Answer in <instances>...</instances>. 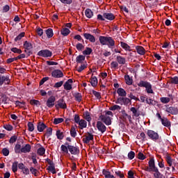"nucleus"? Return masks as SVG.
Returning a JSON list of instances; mask_svg holds the SVG:
<instances>
[{"mask_svg":"<svg viewBox=\"0 0 178 178\" xmlns=\"http://www.w3.org/2000/svg\"><path fill=\"white\" fill-rule=\"evenodd\" d=\"M161 122L165 127L170 128L171 127V122L167 118L163 117Z\"/></svg>","mask_w":178,"mask_h":178,"instance_id":"aec40b11","label":"nucleus"},{"mask_svg":"<svg viewBox=\"0 0 178 178\" xmlns=\"http://www.w3.org/2000/svg\"><path fill=\"white\" fill-rule=\"evenodd\" d=\"M117 93L120 97H125L127 96V92L122 88H119L117 89Z\"/></svg>","mask_w":178,"mask_h":178,"instance_id":"4be33fe9","label":"nucleus"},{"mask_svg":"<svg viewBox=\"0 0 178 178\" xmlns=\"http://www.w3.org/2000/svg\"><path fill=\"white\" fill-rule=\"evenodd\" d=\"M60 149L64 154H69L72 155H79L80 154V149L77 146L70 145L69 143L65 142V145H61Z\"/></svg>","mask_w":178,"mask_h":178,"instance_id":"f257e3e1","label":"nucleus"},{"mask_svg":"<svg viewBox=\"0 0 178 178\" xmlns=\"http://www.w3.org/2000/svg\"><path fill=\"white\" fill-rule=\"evenodd\" d=\"M146 103H147V104H148V105L155 106L156 104V101H154V100L152 99H148V98H147V99H146Z\"/></svg>","mask_w":178,"mask_h":178,"instance_id":"052dcab7","label":"nucleus"},{"mask_svg":"<svg viewBox=\"0 0 178 178\" xmlns=\"http://www.w3.org/2000/svg\"><path fill=\"white\" fill-rule=\"evenodd\" d=\"M65 120L63 118H54V124L55 125H58L62 122H63Z\"/></svg>","mask_w":178,"mask_h":178,"instance_id":"3c124183","label":"nucleus"},{"mask_svg":"<svg viewBox=\"0 0 178 178\" xmlns=\"http://www.w3.org/2000/svg\"><path fill=\"white\" fill-rule=\"evenodd\" d=\"M138 86L140 88H145L147 94H154L152 84L147 81H140L138 83Z\"/></svg>","mask_w":178,"mask_h":178,"instance_id":"7ed1b4c3","label":"nucleus"},{"mask_svg":"<svg viewBox=\"0 0 178 178\" xmlns=\"http://www.w3.org/2000/svg\"><path fill=\"white\" fill-rule=\"evenodd\" d=\"M37 56L42 58H51L53 52L49 49H42L38 52Z\"/></svg>","mask_w":178,"mask_h":178,"instance_id":"39448f33","label":"nucleus"},{"mask_svg":"<svg viewBox=\"0 0 178 178\" xmlns=\"http://www.w3.org/2000/svg\"><path fill=\"white\" fill-rule=\"evenodd\" d=\"M17 138H18V137L16 135L11 136L10 138L9 139V143L14 144L15 143L17 142Z\"/></svg>","mask_w":178,"mask_h":178,"instance_id":"13d9d810","label":"nucleus"},{"mask_svg":"<svg viewBox=\"0 0 178 178\" xmlns=\"http://www.w3.org/2000/svg\"><path fill=\"white\" fill-rule=\"evenodd\" d=\"M160 100L163 104H167L170 102V99L165 97H161Z\"/></svg>","mask_w":178,"mask_h":178,"instance_id":"5fc2aeb1","label":"nucleus"},{"mask_svg":"<svg viewBox=\"0 0 178 178\" xmlns=\"http://www.w3.org/2000/svg\"><path fill=\"white\" fill-rule=\"evenodd\" d=\"M72 88V84L70 83H67V82H65V84H64V89L65 90H71Z\"/></svg>","mask_w":178,"mask_h":178,"instance_id":"69168bd1","label":"nucleus"},{"mask_svg":"<svg viewBox=\"0 0 178 178\" xmlns=\"http://www.w3.org/2000/svg\"><path fill=\"white\" fill-rule=\"evenodd\" d=\"M136 49L138 54L140 56H143L145 54V49L142 46H136Z\"/></svg>","mask_w":178,"mask_h":178,"instance_id":"5701e85b","label":"nucleus"},{"mask_svg":"<svg viewBox=\"0 0 178 178\" xmlns=\"http://www.w3.org/2000/svg\"><path fill=\"white\" fill-rule=\"evenodd\" d=\"M10 51L14 53V54H22V50L20 49H18L17 47H13L11 48Z\"/></svg>","mask_w":178,"mask_h":178,"instance_id":"864d4df0","label":"nucleus"},{"mask_svg":"<svg viewBox=\"0 0 178 178\" xmlns=\"http://www.w3.org/2000/svg\"><path fill=\"white\" fill-rule=\"evenodd\" d=\"M29 170H30V172H31V174L33 175L35 177L38 176V170L36 168L31 166V167H30Z\"/></svg>","mask_w":178,"mask_h":178,"instance_id":"8fccbe9b","label":"nucleus"},{"mask_svg":"<svg viewBox=\"0 0 178 178\" xmlns=\"http://www.w3.org/2000/svg\"><path fill=\"white\" fill-rule=\"evenodd\" d=\"M24 37H25V32H22L19 33L17 37H15V38L14 39V41L17 42L18 41H20L22 39V38H24Z\"/></svg>","mask_w":178,"mask_h":178,"instance_id":"79ce46f5","label":"nucleus"},{"mask_svg":"<svg viewBox=\"0 0 178 178\" xmlns=\"http://www.w3.org/2000/svg\"><path fill=\"white\" fill-rule=\"evenodd\" d=\"M96 127L97 128V130L101 132L102 134H104L106 131V127L105 126V124L101 122V121H97V124Z\"/></svg>","mask_w":178,"mask_h":178,"instance_id":"9b49d317","label":"nucleus"},{"mask_svg":"<svg viewBox=\"0 0 178 178\" xmlns=\"http://www.w3.org/2000/svg\"><path fill=\"white\" fill-rule=\"evenodd\" d=\"M104 19H106V20L110 21L114 20V19H115V16L111 13H104Z\"/></svg>","mask_w":178,"mask_h":178,"instance_id":"412c9836","label":"nucleus"},{"mask_svg":"<svg viewBox=\"0 0 178 178\" xmlns=\"http://www.w3.org/2000/svg\"><path fill=\"white\" fill-rule=\"evenodd\" d=\"M3 127L8 131H12L14 129L13 126L11 124H3Z\"/></svg>","mask_w":178,"mask_h":178,"instance_id":"6e6d98bb","label":"nucleus"},{"mask_svg":"<svg viewBox=\"0 0 178 178\" xmlns=\"http://www.w3.org/2000/svg\"><path fill=\"white\" fill-rule=\"evenodd\" d=\"M47 128V125L44 122H38L37 129L39 132H43Z\"/></svg>","mask_w":178,"mask_h":178,"instance_id":"f3484780","label":"nucleus"},{"mask_svg":"<svg viewBox=\"0 0 178 178\" xmlns=\"http://www.w3.org/2000/svg\"><path fill=\"white\" fill-rule=\"evenodd\" d=\"M30 104L32 106H41L40 102L39 100H36V99H31L30 101Z\"/></svg>","mask_w":178,"mask_h":178,"instance_id":"de8ad7c7","label":"nucleus"},{"mask_svg":"<svg viewBox=\"0 0 178 178\" xmlns=\"http://www.w3.org/2000/svg\"><path fill=\"white\" fill-rule=\"evenodd\" d=\"M74 97L76 102H81V100L83 99V95H81V93L76 92L74 93Z\"/></svg>","mask_w":178,"mask_h":178,"instance_id":"72a5a7b5","label":"nucleus"},{"mask_svg":"<svg viewBox=\"0 0 178 178\" xmlns=\"http://www.w3.org/2000/svg\"><path fill=\"white\" fill-rule=\"evenodd\" d=\"M83 37L86 40H89L91 43H95V37L88 33H83Z\"/></svg>","mask_w":178,"mask_h":178,"instance_id":"4468645a","label":"nucleus"},{"mask_svg":"<svg viewBox=\"0 0 178 178\" xmlns=\"http://www.w3.org/2000/svg\"><path fill=\"white\" fill-rule=\"evenodd\" d=\"M90 83L93 88H95L97 86H98V79H97V76L92 77L90 79Z\"/></svg>","mask_w":178,"mask_h":178,"instance_id":"473e14b6","label":"nucleus"},{"mask_svg":"<svg viewBox=\"0 0 178 178\" xmlns=\"http://www.w3.org/2000/svg\"><path fill=\"white\" fill-rule=\"evenodd\" d=\"M22 145L20 144L17 143L14 147V150L15 154H20L22 153Z\"/></svg>","mask_w":178,"mask_h":178,"instance_id":"58836bf2","label":"nucleus"},{"mask_svg":"<svg viewBox=\"0 0 178 178\" xmlns=\"http://www.w3.org/2000/svg\"><path fill=\"white\" fill-rule=\"evenodd\" d=\"M148 164H149V167L152 170H153V172H158V168L157 167L155 166V161H154V157H152L150 159V160L148 162Z\"/></svg>","mask_w":178,"mask_h":178,"instance_id":"dca6fc26","label":"nucleus"},{"mask_svg":"<svg viewBox=\"0 0 178 178\" xmlns=\"http://www.w3.org/2000/svg\"><path fill=\"white\" fill-rule=\"evenodd\" d=\"M99 120L103 122L106 126L111 125L112 121L111 117L106 115H101Z\"/></svg>","mask_w":178,"mask_h":178,"instance_id":"6e6552de","label":"nucleus"},{"mask_svg":"<svg viewBox=\"0 0 178 178\" xmlns=\"http://www.w3.org/2000/svg\"><path fill=\"white\" fill-rule=\"evenodd\" d=\"M147 135L149 137V138L156 142L159 139V135L158 133L155 132L153 130H147Z\"/></svg>","mask_w":178,"mask_h":178,"instance_id":"423d86ee","label":"nucleus"},{"mask_svg":"<svg viewBox=\"0 0 178 178\" xmlns=\"http://www.w3.org/2000/svg\"><path fill=\"white\" fill-rule=\"evenodd\" d=\"M131 112H132L133 116L138 118L140 115V111H138L135 107L130 108Z\"/></svg>","mask_w":178,"mask_h":178,"instance_id":"a878e982","label":"nucleus"},{"mask_svg":"<svg viewBox=\"0 0 178 178\" xmlns=\"http://www.w3.org/2000/svg\"><path fill=\"white\" fill-rule=\"evenodd\" d=\"M88 136L83 138V143L85 144H89L90 141L94 140V135L90 132H88Z\"/></svg>","mask_w":178,"mask_h":178,"instance_id":"2eb2a0df","label":"nucleus"},{"mask_svg":"<svg viewBox=\"0 0 178 178\" xmlns=\"http://www.w3.org/2000/svg\"><path fill=\"white\" fill-rule=\"evenodd\" d=\"M127 97L129 98V99L134 100L136 102H140L139 98L136 97L135 95H133V92H130L127 95Z\"/></svg>","mask_w":178,"mask_h":178,"instance_id":"a19ab883","label":"nucleus"},{"mask_svg":"<svg viewBox=\"0 0 178 178\" xmlns=\"http://www.w3.org/2000/svg\"><path fill=\"white\" fill-rule=\"evenodd\" d=\"M70 136L75 138L77 136V132L76 131V128L74 127H72L70 129Z\"/></svg>","mask_w":178,"mask_h":178,"instance_id":"c03bdc74","label":"nucleus"},{"mask_svg":"<svg viewBox=\"0 0 178 178\" xmlns=\"http://www.w3.org/2000/svg\"><path fill=\"white\" fill-rule=\"evenodd\" d=\"M79 125V128L81 129H83L84 128H87V121L81 119V121L78 123Z\"/></svg>","mask_w":178,"mask_h":178,"instance_id":"c9c22d12","label":"nucleus"},{"mask_svg":"<svg viewBox=\"0 0 178 178\" xmlns=\"http://www.w3.org/2000/svg\"><path fill=\"white\" fill-rule=\"evenodd\" d=\"M53 135V128L49 127L47 129V132L45 133L44 136H46L47 138H49Z\"/></svg>","mask_w":178,"mask_h":178,"instance_id":"09e8293b","label":"nucleus"},{"mask_svg":"<svg viewBox=\"0 0 178 178\" xmlns=\"http://www.w3.org/2000/svg\"><path fill=\"white\" fill-rule=\"evenodd\" d=\"M85 15H86V17H88V19H91V17H92V16H94V13H92V10H91V9L87 8L85 10Z\"/></svg>","mask_w":178,"mask_h":178,"instance_id":"c756f323","label":"nucleus"},{"mask_svg":"<svg viewBox=\"0 0 178 178\" xmlns=\"http://www.w3.org/2000/svg\"><path fill=\"white\" fill-rule=\"evenodd\" d=\"M124 79L126 81V84L128 86H131L132 83H133V79L129 77V75L126 74L124 76Z\"/></svg>","mask_w":178,"mask_h":178,"instance_id":"e433bc0d","label":"nucleus"},{"mask_svg":"<svg viewBox=\"0 0 178 178\" xmlns=\"http://www.w3.org/2000/svg\"><path fill=\"white\" fill-rule=\"evenodd\" d=\"M166 161L168 163V164L169 165L170 167H171L172 165V158L170 156L168 155L166 156Z\"/></svg>","mask_w":178,"mask_h":178,"instance_id":"774afa93","label":"nucleus"},{"mask_svg":"<svg viewBox=\"0 0 178 178\" xmlns=\"http://www.w3.org/2000/svg\"><path fill=\"white\" fill-rule=\"evenodd\" d=\"M121 47L126 51H131L130 46L124 42H120Z\"/></svg>","mask_w":178,"mask_h":178,"instance_id":"bb28decb","label":"nucleus"},{"mask_svg":"<svg viewBox=\"0 0 178 178\" xmlns=\"http://www.w3.org/2000/svg\"><path fill=\"white\" fill-rule=\"evenodd\" d=\"M137 158L139 160L143 161L146 159V156H145V155L143 154V153H142L141 152H139L137 155Z\"/></svg>","mask_w":178,"mask_h":178,"instance_id":"0e129e2a","label":"nucleus"},{"mask_svg":"<svg viewBox=\"0 0 178 178\" xmlns=\"http://www.w3.org/2000/svg\"><path fill=\"white\" fill-rule=\"evenodd\" d=\"M56 136L58 140H63V138H65L63 132L60 131V129H58L56 131Z\"/></svg>","mask_w":178,"mask_h":178,"instance_id":"4c0bfd02","label":"nucleus"},{"mask_svg":"<svg viewBox=\"0 0 178 178\" xmlns=\"http://www.w3.org/2000/svg\"><path fill=\"white\" fill-rule=\"evenodd\" d=\"M31 150V145L30 144H26L24 146H22L21 148V153H29Z\"/></svg>","mask_w":178,"mask_h":178,"instance_id":"a211bd4d","label":"nucleus"},{"mask_svg":"<svg viewBox=\"0 0 178 178\" xmlns=\"http://www.w3.org/2000/svg\"><path fill=\"white\" fill-rule=\"evenodd\" d=\"M1 152L4 156H8L10 154V150L6 147L3 148Z\"/></svg>","mask_w":178,"mask_h":178,"instance_id":"bf43d9fd","label":"nucleus"},{"mask_svg":"<svg viewBox=\"0 0 178 178\" xmlns=\"http://www.w3.org/2000/svg\"><path fill=\"white\" fill-rule=\"evenodd\" d=\"M121 113H122V120L123 122H126L127 120L128 119L129 123L132 122L131 116L130 115H128L126 113L125 110L122 111Z\"/></svg>","mask_w":178,"mask_h":178,"instance_id":"ddd939ff","label":"nucleus"},{"mask_svg":"<svg viewBox=\"0 0 178 178\" xmlns=\"http://www.w3.org/2000/svg\"><path fill=\"white\" fill-rule=\"evenodd\" d=\"M10 83V79L9 76L0 75V86H2L3 84L9 85Z\"/></svg>","mask_w":178,"mask_h":178,"instance_id":"f8f14e48","label":"nucleus"},{"mask_svg":"<svg viewBox=\"0 0 178 178\" xmlns=\"http://www.w3.org/2000/svg\"><path fill=\"white\" fill-rule=\"evenodd\" d=\"M58 106H59L60 108L62 109H66L67 108V106L66 105V102H65V100L63 99H59L57 101Z\"/></svg>","mask_w":178,"mask_h":178,"instance_id":"6ab92c4d","label":"nucleus"},{"mask_svg":"<svg viewBox=\"0 0 178 178\" xmlns=\"http://www.w3.org/2000/svg\"><path fill=\"white\" fill-rule=\"evenodd\" d=\"M56 101V98L55 96L51 95L50 96L48 99L47 100L46 102V106L49 108H52L53 107H54L55 106V102Z\"/></svg>","mask_w":178,"mask_h":178,"instance_id":"0eeeda50","label":"nucleus"},{"mask_svg":"<svg viewBox=\"0 0 178 178\" xmlns=\"http://www.w3.org/2000/svg\"><path fill=\"white\" fill-rule=\"evenodd\" d=\"M170 83L172 84L178 85V76H175L172 77L170 79Z\"/></svg>","mask_w":178,"mask_h":178,"instance_id":"680f3d73","label":"nucleus"},{"mask_svg":"<svg viewBox=\"0 0 178 178\" xmlns=\"http://www.w3.org/2000/svg\"><path fill=\"white\" fill-rule=\"evenodd\" d=\"M92 53V49L90 47H86V49L83 51L84 56H90Z\"/></svg>","mask_w":178,"mask_h":178,"instance_id":"ea45409f","label":"nucleus"},{"mask_svg":"<svg viewBox=\"0 0 178 178\" xmlns=\"http://www.w3.org/2000/svg\"><path fill=\"white\" fill-rule=\"evenodd\" d=\"M45 33H46L47 37L48 39L52 38L54 35V31L51 28L45 30Z\"/></svg>","mask_w":178,"mask_h":178,"instance_id":"b1692460","label":"nucleus"},{"mask_svg":"<svg viewBox=\"0 0 178 178\" xmlns=\"http://www.w3.org/2000/svg\"><path fill=\"white\" fill-rule=\"evenodd\" d=\"M24 49L28 50H33V46L31 42L25 41L24 43Z\"/></svg>","mask_w":178,"mask_h":178,"instance_id":"c85d7f7f","label":"nucleus"},{"mask_svg":"<svg viewBox=\"0 0 178 178\" xmlns=\"http://www.w3.org/2000/svg\"><path fill=\"white\" fill-rule=\"evenodd\" d=\"M84 119L88 121L89 123L91 122V116L90 115V112L86 111L83 113Z\"/></svg>","mask_w":178,"mask_h":178,"instance_id":"37998d69","label":"nucleus"},{"mask_svg":"<svg viewBox=\"0 0 178 178\" xmlns=\"http://www.w3.org/2000/svg\"><path fill=\"white\" fill-rule=\"evenodd\" d=\"M51 76L55 79L63 78L64 74L62 70H54L51 72Z\"/></svg>","mask_w":178,"mask_h":178,"instance_id":"9d476101","label":"nucleus"},{"mask_svg":"<svg viewBox=\"0 0 178 178\" xmlns=\"http://www.w3.org/2000/svg\"><path fill=\"white\" fill-rule=\"evenodd\" d=\"M27 126H28V128H29L28 129L29 131L33 132L35 130V126H34L33 122H29L28 124H27Z\"/></svg>","mask_w":178,"mask_h":178,"instance_id":"603ef678","label":"nucleus"},{"mask_svg":"<svg viewBox=\"0 0 178 178\" xmlns=\"http://www.w3.org/2000/svg\"><path fill=\"white\" fill-rule=\"evenodd\" d=\"M46 152V149L44 147H40L38 149V154L40 156H44Z\"/></svg>","mask_w":178,"mask_h":178,"instance_id":"a18cd8bd","label":"nucleus"},{"mask_svg":"<svg viewBox=\"0 0 178 178\" xmlns=\"http://www.w3.org/2000/svg\"><path fill=\"white\" fill-rule=\"evenodd\" d=\"M165 112L172 115H178V108L177 107L166 106Z\"/></svg>","mask_w":178,"mask_h":178,"instance_id":"1a4fd4ad","label":"nucleus"},{"mask_svg":"<svg viewBox=\"0 0 178 178\" xmlns=\"http://www.w3.org/2000/svg\"><path fill=\"white\" fill-rule=\"evenodd\" d=\"M116 60L119 65H124L126 63V59L121 56H118L116 57Z\"/></svg>","mask_w":178,"mask_h":178,"instance_id":"393cba45","label":"nucleus"},{"mask_svg":"<svg viewBox=\"0 0 178 178\" xmlns=\"http://www.w3.org/2000/svg\"><path fill=\"white\" fill-rule=\"evenodd\" d=\"M137 139H140L142 141H145L146 140V136L144 132H140V134L137 135Z\"/></svg>","mask_w":178,"mask_h":178,"instance_id":"49530a36","label":"nucleus"},{"mask_svg":"<svg viewBox=\"0 0 178 178\" xmlns=\"http://www.w3.org/2000/svg\"><path fill=\"white\" fill-rule=\"evenodd\" d=\"M76 48L78 51H82L84 49V45H83L81 43H77Z\"/></svg>","mask_w":178,"mask_h":178,"instance_id":"e2e57ef3","label":"nucleus"},{"mask_svg":"<svg viewBox=\"0 0 178 178\" xmlns=\"http://www.w3.org/2000/svg\"><path fill=\"white\" fill-rule=\"evenodd\" d=\"M115 103L116 104H120V106H127L129 104H131V100L126 97H120L117 98V99L115 101Z\"/></svg>","mask_w":178,"mask_h":178,"instance_id":"20e7f679","label":"nucleus"},{"mask_svg":"<svg viewBox=\"0 0 178 178\" xmlns=\"http://www.w3.org/2000/svg\"><path fill=\"white\" fill-rule=\"evenodd\" d=\"M135 157V152L134 151H130L129 153H128V159L129 160H133Z\"/></svg>","mask_w":178,"mask_h":178,"instance_id":"338daca9","label":"nucleus"},{"mask_svg":"<svg viewBox=\"0 0 178 178\" xmlns=\"http://www.w3.org/2000/svg\"><path fill=\"white\" fill-rule=\"evenodd\" d=\"M60 34L63 36L66 37V36L69 35V34H70V30L67 28H63L60 30Z\"/></svg>","mask_w":178,"mask_h":178,"instance_id":"cd10ccee","label":"nucleus"},{"mask_svg":"<svg viewBox=\"0 0 178 178\" xmlns=\"http://www.w3.org/2000/svg\"><path fill=\"white\" fill-rule=\"evenodd\" d=\"M47 170L49 172H51L53 175H55L57 173L56 170L55 163H53V165H50L47 167Z\"/></svg>","mask_w":178,"mask_h":178,"instance_id":"2f4dec72","label":"nucleus"},{"mask_svg":"<svg viewBox=\"0 0 178 178\" xmlns=\"http://www.w3.org/2000/svg\"><path fill=\"white\" fill-rule=\"evenodd\" d=\"M121 109H122V107L117 104H115L113 106L110 107V111H120Z\"/></svg>","mask_w":178,"mask_h":178,"instance_id":"4d7b16f0","label":"nucleus"},{"mask_svg":"<svg viewBox=\"0 0 178 178\" xmlns=\"http://www.w3.org/2000/svg\"><path fill=\"white\" fill-rule=\"evenodd\" d=\"M99 41L102 46H108V49H113L115 47V40L112 37L99 36Z\"/></svg>","mask_w":178,"mask_h":178,"instance_id":"f03ea898","label":"nucleus"},{"mask_svg":"<svg viewBox=\"0 0 178 178\" xmlns=\"http://www.w3.org/2000/svg\"><path fill=\"white\" fill-rule=\"evenodd\" d=\"M76 63L83 64V62L86 60V56L83 55H79L76 57Z\"/></svg>","mask_w":178,"mask_h":178,"instance_id":"7c9ffc66","label":"nucleus"},{"mask_svg":"<svg viewBox=\"0 0 178 178\" xmlns=\"http://www.w3.org/2000/svg\"><path fill=\"white\" fill-rule=\"evenodd\" d=\"M18 165L19 162L17 161H15L13 163L12 170L14 173H16L18 171Z\"/></svg>","mask_w":178,"mask_h":178,"instance_id":"f704fd0d","label":"nucleus"}]
</instances>
